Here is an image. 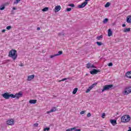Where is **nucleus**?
I'll return each instance as SVG.
<instances>
[{
  "instance_id": "obj_8",
  "label": "nucleus",
  "mask_w": 131,
  "mask_h": 131,
  "mask_svg": "<svg viewBox=\"0 0 131 131\" xmlns=\"http://www.w3.org/2000/svg\"><path fill=\"white\" fill-rule=\"evenodd\" d=\"M101 71L100 70L93 69L92 71H90L91 74L94 75L95 74H97L98 72H100Z\"/></svg>"
},
{
  "instance_id": "obj_32",
  "label": "nucleus",
  "mask_w": 131,
  "mask_h": 131,
  "mask_svg": "<svg viewBox=\"0 0 131 131\" xmlns=\"http://www.w3.org/2000/svg\"><path fill=\"white\" fill-rule=\"evenodd\" d=\"M49 131L50 130V127H46L43 129V131Z\"/></svg>"
},
{
  "instance_id": "obj_33",
  "label": "nucleus",
  "mask_w": 131,
  "mask_h": 131,
  "mask_svg": "<svg viewBox=\"0 0 131 131\" xmlns=\"http://www.w3.org/2000/svg\"><path fill=\"white\" fill-rule=\"evenodd\" d=\"M11 28H12V27L11 26H8L7 27L6 29H7V30H10Z\"/></svg>"
},
{
  "instance_id": "obj_23",
  "label": "nucleus",
  "mask_w": 131,
  "mask_h": 131,
  "mask_svg": "<svg viewBox=\"0 0 131 131\" xmlns=\"http://www.w3.org/2000/svg\"><path fill=\"white\" fill-rule=\"evenodd\" d=\"M130 31V28H126L124 30V32H129Z\"/></svg>"
},
{
  "instance_id": "obj_18",
  "label": "nucleus",
  "mask_w": 131,
  "mask_h": 131,
  "mask_svg": "<svg viewBox=\"0 0 131 131\" xmlns=\"http://www.w3.org/2000/svg\"><path fill=\"white\" fill-rule=\"evenodd\" d=\"M127 23H131V16H128L127 17Z\"/></svg>"
},
{
  "instance_id": "obj_1",
  "label": "nucleus",
  "mask_w": 131,
  "mask_h": 131,
  "mask_svg": "<svg viewBox=\"0 0 131 131\" xmlns=\"http://www.w3.org/2000/svg\"><path fill=\"white\" fill-rule=\"evenodd\" d=\"M8 56L12 58L13 60H16L17 57H18V55H17V51L14 49L11 50L9 53Z\"/></svg>"
},
{
  "instance_id": "obj_4",
  "label": "nucleus",
  "mask_w": 131,
  "mask_h": 131,
  "mask_svg": "<svg viewBox=\"0 0 131 131\" xmlns=\"http://www.w3.org/2000/svg\"><path fill=\"white\" fill-rule=\"evenodd\" d=\"M113 88V85H105L103 86V88L102 90V93H104L105 91H109L111 88Z\"/></svg>"
},
{
  "instance_id": "obj_47",
  "label": "nucleus",
  "mask_w": 131,
  "mask_h": 131,
  "mask_svg": "<svg viewBox=\"0 0 131 131\" xmlns=\"http://www.w3.org/2000/svg\"><path fill=\"white\" fill-rule=\"evenodd\" d=\"M129 129L128 130V131H131V128H130V127H129Z\"/></svg>"
},
{
  "instance_id": "obj_26",
  "label": "nucleus",
  "mask_w": 131,
  "mask_h": 131,
  "mask_svg": "<svg viewBox=\"0 0 131 131\" xmlns=\"http://www.w3.org/2000/svg\"><path fill=\"white\" fill-rule=\"evenodd\" d=\"M101 38H103V36L100 35L97 37V39H98V40H100Z\"/></svg>"
},
{
  "instance_id": "obj_46",
  "label": "nucleus",
  "mask_w": 131,
  "mask_h": 131,
  "mask_svg": "<svg viewBox=\"0 0 131 131\" xmlns=\"http://www.w3.org/2000/svg\"><path fill=\"white\" fill-rule=\"evenodd\" d=\"M12 10H17V8H16L15 7H13L12 8Z\"/></svg>"
},
{
  "instance_id": "obj_5",
  "label": "nucleus",
  "mask_w": 131,
  "mask_h": 131,
  "mask_svg": "<svg viewBox=\"0 0 131 131\" xmlns=\"http://www.w3.org/2000/svg\"><path fill=\"white\" fill-rule=\"evenodd\" d=\"M13 97H12V99H15L16 98V99H20L22 96H23V94H22V92H20L18 93H16L15 95L13 94Z\"/></svg>"
},
{
  "instance_id": "obj_24",
  "label": "nucleus",
  "mask_w": 131,
  "mask_h": 131,
  "mask_svg": "<svg viewBox=\"0 0 131 131\" xmlns=\"http://www.w3.org/2000/svg\"><path fill=\"white\" fill-rule=\"evenodd\" d=\"M74 129H75V127L67 129L66 131H73L74 130Z\"/></svg>"
},
{
  "instance_id": "obj_40",
  "label": "nucleus",
  "mask_w": 131,
  "mask_h": 131,
  "mask_svg": "<svg viewBox=\"0 0 131 131\" xmlns=\"http://www.w3.org/2000/svg\"><path fill=\"white\" fill-rule=\"evenodd\" d=\"M19 66H20V67H23V66H24V64L23 63H21L19 64Z\"/></svg>"
},
{
  "instance_id": "obj_27",
  "label": "nucleus",
  "mask_w": 131,
  "mask_h": 131,
  "mask_svg": "<svg viewBox=\"0 0 131 131\" xmlns=\"http://www.w3.org/2000/svg\"><path fill=\"white\" fill-rule=\"evenodd\" d=\"M110 6V3L107 2L105 5V8H108Z\"/></svg>"
},
{
  "instance_id": "obj_25",
  "label": "nucleus",
  "mask_w": 131,
  "mask_h": 131,
  "mask_svg": "<svg viewBox=\"0 0 131 131\" xmlns=\"http://www.w3.org/2000/svg\"><path fill=\"white\" fill-rule=\"evenodd\" d=\"M21 0H15V1L14 2V5H17L19 4V2H20Z\"/></svg>"
},
{
  "instance_id": "obj_31",
  "label": "nucleus",
  "mask_w": 131,
  "mask_h": 131,
  "mask_svg": "<svg viewBox=\"0 0 131 131\" xmlns=\"http://www.w3.org/2000/svg\"><path fill=\"white\" fill-rule=\"evenodd\" d=\"M96 85H97V83H94L91 86H90L91 87H92V89H94V88H95V86H96Z\"/></svg>"
},
{
  "instance_id": "obj_15",
  "label": "nucleus",
  "mask_w": 131,
  "mask_h": 131,
  "mask_svg": "<svg viewBox=\"0 0 131 131\" xmlns=\"http://www.w3.org/2000/svg\"><path fill=\"white\" fill-rule=\"evenodd\" d=\"M37 101V100H36L35 99L30 100H29V103H30V104H36Z\"/></svg>"
},
{
  "instance_id": "obj_34",
  "label": "nucleus",
  "mask_w": 131,
  "mask_h": 131,
  "mask_svg": "<svg viewBox=\"0 0 131 131\" xmlns=\"http://www.w3.org/2000/svg\"><path fill=\"white\" fill-rule=\"evenodd\" d=\"M33 125L34 127H37L38 126V123H34Z\"/></svg>"
},
{
  "instance_id": "obj_3",
  "label": "nucleus",
  "mask_w": 131,
  "mask_h": 131,
  "mask_svg": "<svg viewBox=\"0 0 131 131\" xmlns=\"http://www.w3.org/2000/svg\"><path fill=\"white\" fill-rule=\"evenodd\" d=\"M2 96L4 98V99H6V100H9L10 98H12L13 99V97H14L13 94H9L8 93H5L2 94Z\"/></svg>"
},
{
  "instance_id": "obj_35",
  "label": "nucleus",
  "mask_w": 131,
  "mask_h": 131,
  "mask_svg": "<svg viewBox=\"0 0 131 131\" xmlns=\"http://www.w3.org/2000/svg\"><path fill=\"white\" fill-rule=\"evenodd\" d=\"M96 43L98 45V46H102V42H97Z\"/></svg>"
},
{
  "instance_id": "obj_12",
  "label": "nucleus",
  "mask_w": 131,
  "mask_h": 131,
  "mask_svg": "<svg viewBox=\"0 0 131 131\" xmlns=\"http://www.w3.org/2000/svg\"><path fill=\"white\" fill-rule=\"evenodd\" d=\"M33 78H34V75H31L28 77L27 80L28 81H31Z\"/></svg>"
},
{
  "instance_id": "obj_28",
  "label": "nucleus",
  "mask_w": 131,
  "mask_h": 131,
  "mask_svg": "<svg viewBox=\"0 0 131 131\" xmlns=\"http://www.w3.org/2000/svg\"><path fill=\"white\" fill-rule=\"evenodd\" d=\"M108 18H105L103 20V23L106 24L108 22Z\"/></svg>"
},
{
  "instance_id": "obj_44",
  "label": "nucleus",
  "mask_w": 131,
  "mask_h": 131,
  "mask_svg": "<svg viewBox=\"0 0 131 131\" xmlns=\"http://www.w3.org/2000/svg\"><path fill=\"white\" fill-rule=\"evenodd\" d=\"M126 25H125V24H123L122 25V27H125Z\"/></svg>"
},
{
  "instance_id": "obj_36",
  "label": "nucleus",
  "mask_w": 131,
  "mask_h": 131,
  "mask_svg": "<svg viewBox=\"0 0 131 131\" xmlns=\"http://www.w3.org/2000/svg\"><path fill=\"white\" fill-rule=\"evenodd\" d=\"M108 66L109 67L113 66V63H112V62H110L108 64Z\"/></svg>"
},
{
  "instance_id": "obj_48",
  "label": "nucleus",
  "mask_w": 131,
  "mask_h": 131,
  "mask_svg": "<svg viewBox=\"0 0 131 131\" xmlns=\"http://www.w3.org/2000/svg\"><path fill=\"white\" fill-rule=\"evenodd\" d=\"M37 30H40V28H37Z\"/></svg>"
},
{
  "instance_id": "obj_30",
  "label": "nucleus",
  "mask_w": 131,
  "mask_h": 131,
  "mask_svg": "<svg viewBox=\"0 0 131 131\" xmlns=\"http://www.w3.org/2000/svg\"><path fill=\"white\" fill-rule=\"evenodd\" d=\"M69 7H72V8H74V7H75V5H74V4H71L69 5Z\"/></svg>"
},
{
  "instance_id": "obj_42",
  "label": "nucleus",
  "mask_w": 131,
  "mask_h": 131,
  "mask_svg": "<svg viewBox=\"0 0 131 131\" xmlns=\"http://www.w3.org/2000/svg\"><path fill=\"white\" fill-rule=\"evenodd\" d=\"M50 113H52V112H51V111L47 112V114H50Z\"/></svg>"
},
{
  "instance_id": "obj_21",
  "label": "nucleus",
  "mask_w": 131,
  "mask_h": 131,
  "mask_svg": "<svg viewBox=\"0 0 131 131\" xmlns=\"http://www.w3.org/2000/svg\"><path fill=\"white\" fill-rule=\"evenodd\" d=\"M92 89L93 88L91 86H89L88 90H86V93H90V92H91V90H92Z\"/></svg>"
},
{
  "instance_id": "obj_49",
  "label": "nucleus",
  "mask_w": 131,
  "mask_h": 131,
  "mask_svg": "<svg viewBox=\"0 0 131 131\" xmlns=\"http://www.w3.org/2000/svg\"><path fill=\"white\" fill-rule=\"evenodd\" d=\"M90 0H85V2H89Z\"/></svg>"
},
{
  "instance_id": "obj_22",
  "label": "nucleus",
  "mask_w": 131,
  "mask_h": 131,
  "mask_svg": "<svg viewBox=\"0 0 131 131\" xmlns=\"http://www.w3.org/2000/svg\"><path fill=\"white\" fill-rule=\"evenodd\" d=\"M42 12H48L49 11V8L48 7H45L43 9H42Z\"/></svg>"
},
{
  "instance_id": "obj_45",
  "label": "nucleus",
  "mask_w": 131,
  "mask_h": 131,
  "mask_svg": "<svg viewBox=\"0 0 131 131\" xmlns=\"http://www.w3.org/2000/svg\"><path fill=\"white\" fill-rule=\"evenodd\" d=\"M2 32L4 33V32H6V30L4 29L2 31Z\"/></svg>"
},
{
  "instance_id": "obj_50",
  "label": "nucleus",
  "mask_w": 131,
  "mask_h": 131,
  "mask_svg": "<svg viewBox=\"0 0 131 131\" xmlns=\"http://www.w3.org/2000/svg\"><path fill=\"white\" fill-rule=\"evenodd\" d=\"M9 61H10V60H7V61H6V62H9Z\"/></svg>"
},
{
  "instance_id": "obj_17",
  "label": "nucleus",
  "mask_w": 131,
  "mask_h": 131,
  "mask_svg": "<svg viewBox=\"0 0 131 131\" xmlns=\"http://www.w3.org/2000/svg\"><path fill=\"white\" fill-rule=\"evenodd\" d=\"M108 36H112V31H111V29H109L108 30Z\"/></svg>"
},
{
  "instance_id": "obj_2",
  "label": "nucleus",
  "mask_w": 131,
  "mask_h": 131,
  "mask_svg": "<svg viewBox=\"0 0 131 131\" xmlns=\"http://www.w3.org/2000/svg\"><path fill=\"white\" fill-rule=\"evenodd\" d=\"M121 120L122 122H123L124 123L129 122L130 120V116L127 115H124L121 117Z\"/></svg>"
},
{
  "instance_id": "obj_16",
  "label": "nucleus",
  "mask_w": 131,
  "mask_h": 131,
  "mask_svg": "<svg viewBox=\"0 0 131 131\" xmlns=\"http://www.w3.org/2000/svg\"><path fill=\"white\" fill-rule=\"evenodd\" d=\"M126 76L128 78H131V72H127L126 73Z\"/></svg>"
},
{
  "instance_id": "obj_13",
  "label": "nucleus",
  "mask_w": 131,
  "mask_h": 131,
  "mask_svg": "<svg viewBox=\"0 0 131 131\" xmlns=\"http://www.w3.org/2000/svg\"><path fill=\"white\" fill-rule=\"evenodd\" d=\"M110 122L111 123L114 125V126L115 125H116V124H117V122H116V120H110Z\"/></svg>"
},
{
  "instance_id": "obj_38",
  "label": "nucleus",
  "mask_w": 131,
  "mask_h": 131,
  "mask_svg": "<svg viewBox=\"0 0 131 131\" xmlns=\"http://www.w3.org/2000/svg\"><path fill=\"white\" fill-rule=\"evenodd\" d=\"M65 80H67V78H63L62 80H61L60 81H59L60 82L61 81H65Z\"/></svg>"
},
{
  "instance_id": "obj_51",
  "label": "nucleus",
  "mask_w": 131,
  "mask_h": 131,
  "mask_svg": "<svg viewBox=\"0 0 131 131\" xmlns=\"http://www.w3.org/2000/svg\"><path fill=\"white\" fill-rule=\"evenodd\" d=\"M59 35H61V34L59 33Z\"/></svg>"
},
{
  "instance_id": "obj_10",
  "label": "nucleus",
  "mask_w": 131,
  "mask_h": 131,
  "mask_svg": "<svg viewBox=\"0 0 131 131\" xmlns=\"http://www.w3.org/2000/svg\"><path fill=\"white\" fill-rule=\"evenodd\" d=\"M7 124H8V125H13L14 120L13 119H11L10 120H8L7 121Z\"/></svg>"
},
{
  "instance_id": "obj_11",
  "label": "nucleus",
  "mask_w": 131,
  "mask_h": 131,
  "mask_svg": "<svg viewBox=\"0 0 131 131\" xmlns=\"http://www.w3.org/2000/svg\"><path fill=\"white\" fill-rule=\"evenodd\" d=\"M86 68L88 69H90V68H96V67L94 65L92 64L90 62L86 64Z\"/></svg>"
},
{
  "instance_id": "obj_6",
  "label": "nucleus",
  "mask_w": 131,
  "mask_h": 131,
  "mask_svg": "<svg viewBox=\"0 0 131 131\" xmlns=\"http://www.w3.org/2000/svg\"><path fill=\"white\" fill-rule=\"evenodd\" d=\"M131 93V87H128L125 89V90L123 92V95H128Z\"/></svg>"
},
{
  "instance_id": "obj_29",
  "label": "nucleus",
  "mask_w": 131,
  "mask_h": 131,
  "mask_svg": "<svg viewBox=\"0 0 131 131\" xmlns=\"http://www.w3.org/2000/svg\"><path fill=\"white\" fill-rule=\"evenodd\" d=\"M3 10H5V6H0V11H3Z\"/></svg>"
},
{
  "instance_id": "obj_14",
  "label": "nucleus",
  "mask_w": 131,
  "mask_h": 131,
  "mask_svg": "<svg viewBox=\"0 0 131 131\" xmlns=\"http://www.w3.org/2000/svg\"><path fill=\"white\" fill-rule=\"evenodd\" d=\"M54 9H55V12H59V11L61 10V6H55Z\"/></svg>"
},
{
  "instance_id": "obj_37",
  "label": "nucleus",
  "mask_w": 131,
  "mask_h": 131,
  "mask_svg": "<svg viewBox=\"0 0 131 131\" xmlns=\"http://www.w3.org/2000/svg\"><path fill=\"white\" fill-rule=\"evenodd\" d=\"M91 113H89L88 114H87V117H91Z\"/></svg>"
},
{
  "instance_id": "obj_7",
  "label": "nucleus",
  "mask_w": 131,
  "mask_h": 131,
  "mask_svg": "<svg viewBox=\"0 0 131 131\" xmlns=\"http://www.w3.org/2000/svg\"><path fill=\"white\" fill-rule=\"evenodd\" d=\"M88 5V2H84L83 3H82L81 5L78 6V8L79 9H82Z\"/></svg>"
},
{
  "instance_id": "obj_9",
  "label": "nucleus",
  "mask_w": 131,
  "mask_h": 131,
  "mask_svg": "<svg viewBox=\"0 0 131 131\" xmlns=\"http://www.w3.org/2000/svg\"><path fill=\"white\" fill-rule=\"evenodd\" d=\"M62 54H63L62 51H59L57 54H55L53 55H50V58L52 59V58H54V57H57V56H60V55H62Z\"/></svg>"
},
{
  "instance_id": "obj_20",
  "label": "nucleus",
  "mask_w": 131,
  "mask_h": 131,
  "mask_svg": "<svg viewBox=\"0 0 131 131\" xmlns=\"http://www.w3.org/2000/svg\"><path fill=\"white\" fill-rule=\"evenodd\" d=\"M77 91H78V89L75 88L73 91V95H75V94H76V93H77Z\"/></svg>"
},
{
  "instance_id": "obj_39",
  "label": "nucleus",
  "mask_w": 131,
  "mask_h": 131,
  "mask_svg": "<svg viewBox=\"0 0 131 131\" xmlns=\"http://www.w3.org/2000/svg\"><path fill=\"white\" fill-rule=\"evenodd\" d=\"M67 10L68 12H70V11H71V8H67Z\"/></svg>"
},
{
  "instance_id": "obj_43",
  "label": "nucleus",
  "mask_w": 131,
  "mask_h": 131,
  "mask_svg": "<svg viewBox=\"0 0 131 131\" xmlns=\"http://www.w3.org/2000/svg\"><path fill=\"white\" fill-rule=\"evenodd\" d=\"M105 116V113H103L102 115V118H104V117Z\"/></svg>"
},
{
  "instance_id": "obj_19",
  "label": "nucleus",
  "mask_w": 131,
  "mask_h": 131,
  "mask_svg": "<svg viewBox=\"0 0 131 131\" xmlns=\"http://www.w3.org/2000/svg\"><path fill=\"white\" fill-rule=\"evenodd\" d=\"M51 112H55L57 111V108L56 107H53L52 108V109L50 110Z\"/></svg>"
},
{
  "instance_id": "obj_41",
  "label": "nucleus",
  "mask_w": 131,
  "mask_h": 131,
  "mask_svg": "<svg viewBox=\"0 0 131 131\" xmlns=\"http://www.w3.org/2000/svg\"><path fill=\"white\" fill-rule=\"evenodd\" d=\"M84 113H85V111H81L80 114L82 115V114H84Z\"/></svg>"
}]
</instances>
